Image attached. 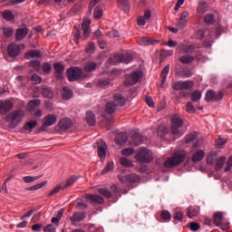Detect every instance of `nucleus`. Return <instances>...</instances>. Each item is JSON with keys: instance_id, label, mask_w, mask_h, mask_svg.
Instances as JSON below:
<instances>
[{"instance_id": "nucleus-1", "label": "nucleus", "mask_w": 232, "mask_h": 232, "mask_svg": "<svg viewBox=\"0 0 232 232\" xmlns=\"http://www.w3.org/2000/svg\"><path fill=\"white\" fill-rule=\"evenodd\" d=\"M126 104V99L122 94H116L114 96V101L108 102L105 107L106 113L111 115V113H115L121 106H124Z\"/></svg>"}, {"instance_id": "nucleus-2", "label": "nucleus", "mask_w": 232, "mask_h": 232, "mask_svg": "<svg viewBox=\"0 0 232 232\" xmlns=\"http://www.w3.org/2000/svg\"><path fill=\"white\" fill-rule=\"evenodd\" d=\"M193 87V83L191 82H176L172 84L173 90H176L177 92H179V95L176 97V101H180V97H188L189 92L186 90H191Z\"/></svg>"}, {"instance_id": "nucleus-3", "label": "nucleus", "mask_w": 232, "mask_h": 232, "mask_svg": "<svg viewBox=\"0 0 232 232\" xmlns=\"http://www.w3.org/2000/svg\"><path fill=\"white\" fill-rule=\"evenodd\" d=\"M183 160H186V151L179 150L164 162V168H177L182 164Z\"/></svg>"}, {"instance_id": "nucleus-4", "label": "nucleus", "mask_w": 232, "mask_h": 232, "mask_svg": "<svg viewBox=\"0 0 232 232\" xmlns=\"http://www.w3.org/2000/svg\"><path fill=\"white\" fill-rule=\"evenodd\" d=\"M66 73L70 82H75V81H81V79L88 77V74L79 67H71L67 70Z\"/></svg>"}, {"instance_id": "nucleus-5", "label": "nucleus", "mask_w": 232, "mask_h": 232, "mask_svg": "<svg viewBox=\"0 0 232 232\" xmlns=\"http://www.w3.org/2000/svg\"><path fill=\"white\" fill-rule=\"evenodd\" d=\"M24 117V111L22 110H16L7 115V122H10L11 128H15L23 121Z\"/></svg>"}, {"instance_id": "nucleus-6", "label": "nucleus", "mask_w": 232, "mask_h": 232, "mask_svg": "<svg viewBox=\"0 0 232 232\" xmlns=\"http://www.w3.org/2000/svg\"><path fill=\"white\" fill-rule=\"evenodd\" d=\"M135 159L138 162L142 164H150L153 160L151 151L146 148H141L140 152L136 154Z\"/></svg>"}, {"instance_id": "nucleus-7", "label": "nucleus", "mask_w": 232, "mask_h": 232, "mask_svg": "<svg viewBox=\"0 0 232 232\" xmlns=\"http://www.w3.org/2000/svg\"><path fill=\"white\" fill-rule=\"evenodd\" d=\"M141 79H142V72H133L132 73L126 75L124 85L133 86V84H137V82H139Z\"/></svg>"}, {"instance_id": "nucleus-8", "label": "nucleus", "mask_w": 232, "mask_h": 232, "mask_svg": "<svg viewBox=\"0 0 232 232\" xmlns=\"http://www.w3.org/2000/svg\"><path fill=\"white\" fill-rule=\"evenodd\" d=\"M180 128H182V119L175 114L171 118V133H173V135H179V133H180Z\"/></svg>"}, {"instance_id": "nucleus-9", "label": "nucleus", "mask_w": 232, "mask_h": 232, "mask_svg": "<svg viewBox=\"0 0 232 232\" xmlns=\"http://www.w3.org/2000/svg\"><path fill=\"white\" fill-rule=\"evenodd\" d=\"M21 48L24 49L25 45L24 44H22L21 45L16 44H10L7 46V53L9 55V57H17V55H19V53H21Z\"/></svg>"}, {"instance_id": "nucleus-10", "label": "nucleus", "mask_w": 232, "mask_h": 232, "mask_svg": "<svg viewBox=\"0 0 232 232\" xmlns=\"http://www.w3.org/2000/svg\"><path fill=\"white\" fill-rule=\"evenodd\" d=\"M119 180H121L123 184H135L140 180V176L135 173L129 174L127 176L119 175Z\"/></svg>"}, {"instance_id": "nucleus-11", "label": "nucleus", "mask_w": 232, "mask_h": 232, "mask_svg": "<svg viewBox=\"0 0 232 232\" xmlns=\"http://www.w3.org/2000/svg\"><path fill=\"white\" fill-rule=\"evenodd\" d=\"M13 108L14 102L12 101H0V115H6V113L12 111Z\"/></svg>"}, {"instance_id": "nucleus-12", "label": "nucleus", "mask_w": 232, "mask_h": 232, "mask_svg": "<svg viewBox=\"0 0 232 232\" xmlns=\"http://www.w3.org/2000/svg\"><path fill=\"white\" fill-rule=\"evenodd\" d=\"M206 101H222V99H224V92H216L213 90L208 91L206 93Z\"/></svg>"}, {"instance_id": "nucleus-13", "label": "nucleus", "mask_w": 232, "mask_h": 232, "mask_svg": "<svg viewBox=\"0 0 232 232\" xmlns=\"http://www.w3.org/2000/svg\"><path fill=\"white\" fill-rule=\"evenodd\" d=\"M96 144H98V157L101 159V160H104V159H106V142L100 140Z\"/></svg>"}, {"instance_id": "nucleus-14", "label": "nucleus", "mask_w": 232, "mask_h": 232, "mask_svg": "<svg viewBox=\"0 0 232 232\" xmlns=\"http://www.w3.org/2000/svg\"><path fill=\"white\" fill-rule=\"evenodd\" d=\"M144 140V137L139 132H134L130 140V146H140Z\"/></svg>"}, {"instance_id": "nucleus-15", "label": "nucleus", "mask_w": 232, "mask_h": 232, "mask_svg": "<svg viewBox=\"0 0 232 232\" xmlns=\"http://www.w3.org/2000/svg\"><path fill=\"white\" fill-rule=\"evenodd\" d=\"M26 35H28V28L26 27L18 28L16 29V32H15V41H23V39H24Z\"/></svg>"}, {"instance_id": "nucleus-16", "label": "nucleus", "mask_w": 232, "mask_h": 232, "mask_svg": "<svg viewBox=\"0 0 232 232\" xmlns=\"http://www.w3.org/2000/svg\"><path fill=\"white\" fill-rule=\"evenodd\" d=\"M72 120L65 118L59 121L58 126L63 131H66V130H70L72 126Z\"/></svg>"}, {"instance_id": "nucleus-17", "label": "nucleus", "mask_w": 232, "mask_h": 232, "mask_svg": "<svg viewBox=\"0 0 232 232\" xmlns=\"http://www.w3.org/2000/svg\"><path fill=\"white\" fill-rule=\"evenodd\" d=\"M44 124L43 126H53V124H55V122H57V116L55 114H48L47 116H45L44 118Z\"/></svg>"}, {"instance_id": "nucleus-18", "label": "nucleus", "mask_w": 232, "mask_h": 232, "mask_svg": "<svg viewBox=\"0 0 232 232\" xmlns=\"http://www.w3.org/2000/svg\"><path fill=\"white\" fill-rule=\"evenodd\" d=\"M138 43L140 46H150V45L157 44L159 41L144 36L141 39H140Z\"/></svg>"}, {"instance_id": "nucleus-19", "label": "nucleus", "mask_w": 232, "mask_h": 232, "mask_svg": "<svg viewBox=\"0 0 232 232\" xmlns=\"http://www.w3.org/2000/svg\"><path fill=\"white\" fill-rule=\"evenodd\" d=\"M150 19H151V11L147 10L145 11L144 15L138 18L139 26H145L146 21H149Z\"/></svg>"}, {"instance_id": "nucleus-20", "label": "nucleus", "mask_w": 232, "mask_h": 232, "mask_svg": "<svg viewBox=\"0 0 232 232\" xmlns=\"http://www.w3.org/2000/svg\"><path fill=\"white\" fill-rule=\"evenodd\" d=\"M208 8H209L208 2L204 0H199L197 7L198 14H206L208 12Z\"/></svg>"}, {"instance_id": "nucleus-21", "label": "nucleus", "mask_w": 232, "mask_h": 232, "mask_svg": "<svg viewBox=\"0 0 232 232\" xmlns=\"http://www.w3.org/2000/svg\"><path fill=\"white\" fill-rule=\"evenodd\" d=\"M85 121L88 126H95V123L97 122V121L95 120V113H93V111H88L86 112Z\"/></svg>"}, {"instance_id": "nucleus-22", "label": "nucleus", "mask_w": 232, "mask_h": 232, "mask_svg": "<svg viewBox=\"0 0 232 232\" xmlns=\"http://www.w3.org/2000/svg\"><path fill=\"white\" fill-rule=\"evenodd\" d=\"M86 218V213L84 212H76L70 218L71 222L73 224L75 222H82Z\"/></svg>"}, {"instance_id": "nucleus-23", "label": "nucleus", "mask_w": 232, "mask_h": 232, "mask_svg": "<svg viewBox=\"0 0 232 232\" xmlns=\"http://www.w3.org/2000/svg\"><path fill=\"white\" fill-rule=\"evenodd\" d=\"M204 157H206V153L204 152V150H198L193 154L192 162H194V164H197V162H200V160H202Z\"/></svg>"}, {"instance_id": "nucleus-24", "label": "nucleus", "mask_w": 232, "mask_h": 232, "mask_svg": "<svg viewBox=\"0 0 232 232\" xmlns=\"http://www.w3.org/2000/svg\"><path fill=\"white\" fill-rule=\"evenodd\" d=\"M128 142V136L124 132H121L117 134L115 138V143L119 146H122V144H126Z\"/></svg>"}, {"instance_id": "nucleus-25", "label": "nucleus", "mask_w": 232, "mask_h": 232, "mask_svg": "<svg viewBox=\"0 0 232 232\" xmlns=\"http://www.w3.org/2000/svg\"><path fill=\"white\" fill-rule=\"evenodd\" d=\"M87 198L92 200V202H94V204H104V198L97 194L88 195Z\"/></svg>"}, {"instance_id": "nucleus-26", "label": "nucleus", "mask_w": 232, "mask_h": 232, "mask_svg": "<svg viewBox=\"0 0 232 232\" xmlns=\"http://www.w3.org/2000/svg\"><path fill=\"white\" fill-rule=\"evenodd\" d=\"M25 59H41V51L39 50H30L24 55Z\"/></svg>"}, {"instance_id": "nucleus-27", "label": "nucleus", "mask_w": 232, "mask_h": 232, "mask_svg": "<svg viewBox=\"0 0 232 232\" xmlns=\"http://www.w3.org/2000/svg\"><path fill=\"white\" fill-rule=\"evenodd\" d=\"M62 97L65 101H70V99L73 97V92L71 90L70 87H63L62 91Z\"/></svg>"}, {"instance_id": "nucleus-28", "label": "nucleus", "mask_w": 232, "mask_h": 232, "mask_svg": "<svg viewBox=\"0 0 232 232\" xmlns=\"http://www.w3.org/2000/svg\"><path fill=\"white\" fill-rule=\"evenodd\" d=\"M77 180H79V176L77 175H72L71 176L66 183L63 186V189H66V188H72L73 186V184H75V182H77Z\"/></svg>"}, {"instance_id": "nucleus-29", "label": "nucleus", "mask_w": 232, "mask_h": 232, "mask_svg": "<svg viewBox=\"0 0 232 232\" xmlns=\"http://www.w3.org/2000/svg\"><path fill=\"white\" fill-rule=\"evenodd\" d=\"M82 28L83 30L84 40L86 41L90 37V21L85 20L82 24Z\"/></svg>"}, {"instance_id": "nucleus-30", "label": "nucleus", "mask_w": 232, "mask_h": 232, "mask_svg": "<svg viewBox=\"0 0 232 232\" xmlns=\"http://www.w3.org/2000/svg\"><path fill=\"white\" fill-rule=\"evenodd\" d=\"M200 213V208L198 207H188V218H193V217H197Z\"/></svg>"}, {"instance_id": "nucleus-31", "label": "nucleus", "mask_w": 232, "mask_h": 232, "mask_svg": "<svg viewBox=\"0 0 232 232\" xmlns=\"http://www.w3.org/2000/svg\"><path fill=\"white\" fill-rule=\"evenodd\" d=\"M222 220H224V214L222 212H217L214 215V224L218 227L222 226Z\"/></svg>"}, {"instance_id": "nucleus-32", "label": "nucleus", "mask_w": 232, "mask_h": 232, "mask_svg": "<svg viewBox=\"0 0 232 232\" xmlns=\"http://www.w3.org/2000/svg\"><path fill=\"white\" fill-rule=\"evenodd\" d=\"M118 3L120 5V8H121L125 14L130 12V0H118Z\"/></svg>"}, {"instance_id": "nucleus-33", "label": "nucleus", "mask_w": 232, "mask_h": 232, "mask_svg": "<svg viewBox=\"0 0 232 232\" xmlns=\"http://www.w3.org/2000/svg\"><path fill=\"white\" fill-rule=\"evenodd\" d=\"M98 193L102 195V197H104V198H111L113 197V194H111V191L104 188H100L98 189Z\"/></svg>"}, {"instance_id": "nucleus-34", "label": "nucleus", "mask_w": 232, "mask_h": 232, "mask_svg": "<svg viewBox=\"0 0 232 232\" xmlns=\"http://www.w3.org/2000/svg\"><path fill=\"white\" fill-rule=\"evenodd\" d=\"M169 73V64L166 65L163 70L161 71V86L164 84L168 79V74Z\"/></svg>"}, {"instance_id": "nucleus-35", "label": "nucleus", "mask_w": 232, "mask_h": 232, "mask_svg": "<svg viewBox=\"0 0 232 232\" xmlns=\"http://www.w3.org/2000/svg\"><path fill=\"white\" fill-rule=\"evenodd\" d=\"M46 184H48V181L44 180L32 187H28L26 189L27 191H37V189H41L42 188H44Z\"/></svg>"}, {"instance_id": "nucleus-36", "label": "nucleus", "mask_w": 232, "mask_h": 232, "mask_svg": "<svg viewBox=\"0 0 232 232\" xmlns=\"http://www.w3.org/2000/svg\"><path fill=\"white\" fill-rule=\"evenodd\" d=\"M96 68H97V63L95 62H89L84 65L83 70L84 72H94Z\"/></svg>"}, {"instance_id": "nucleus-37", "label": "nucleus", "mask_w": 232, "mask_h": 232, "mask_svg": "<svg viewBox=\"0 0 232 232\" xmlns=\"http://www.w3.org/2000/svg\"><path fill=\"white\" fill-rule=\"evenodd\" d=\"M193 61H195V57L189 54L183 55L179 58V62L182 63V64H189V63H193Z\"/></svg>"}, {"instance_id": "nucleus-38", "label": "nucleus", "mask_w": 232, "mask_h": 232, "mask_svg": "<svg viewBox=\"0 0 232 232\" xmlns=\"http://www.w3.org/2000/svg\"><path fill=\"white\" fill-rule=\"evenodd\" d=\"M109 61L111 64H119L122 63V54H114L109 58Z\"/></svg>"}, {"instance_id": "nucleus-39", "label": "nucleus", "mask_w": 232, "mask_h": 232, "mask_svg": "<svg viewBox=\"0 0 232 232\" xmlns=\"http://www.w3.org/2000/svg\"><path fill=\"white\" fill-rule=\"evenodd\" d=\"M41 104V100H32L28 102L27 108L30 111H34L37 106Z\"/></svg>"}, {"instance_id": "nucleus-40", "label": "nucleus", "mask_w": 232, "mask_h": 232, "mask_svg": "<svg viewBox=\"0 0 232 232\" xmlns=\"http://www.w3.org/2000/svg\"><path fill=\"white\" fill-rule=\"evenodd\" d=\"M224 164H226V157H220L216 162V171H220V169H222V168L224 167Z\"/></svg>"}, {"instance_id": "nucleus-41", "label": "nucleus", "mask_w": 232, "mask_h": 232, "mask_svg": "<svg viewBox=\"0 0 232 232\" xmlns=\"http://www.w3.org/2000/svg\"><path fill=\"white\" fill-rule=\"evenodd\" d=\"M64 213V209H60L56 215V217L52 218L51 221L53 224H59L61 222V218H63V215Z\"/></svg>"}, {"instance_id": "nucleus-42", "label": "nucleus", "mask_w": 232, "mask_h": 232, "mask_svg": "<svg viewBox=\"0 0 232 232\" xmlns=\"http://www.w3.org/2000/svg\"><path fill=\"white\" fill-rule=\"evenodd\" d=\"M120 164L121 166H124V168H132L133 167V162L131 161V160H128L126 158H121Z\"/></svg>"}, {"instance_id": "nucleus-43", "label": "nucleus", "mask_w": 232, "mask_h": 232, "mask_svg": "<svg viewBox=\"0 0 232 232\" xmlns=\"http://www.w3.org/2000/svg\"><path fill=\"white\" fill-rule=\"evenodd\" d=\"M2 32H3L4 35L5 37H7L8 39H10V37H12V35H14V28H12V27H3Z\"/></svg>"}, {"instance_id": "nucleus-44", "label": "nucleus", "mask_w": 232, "mask_h": 232, "mask_svg": "<svg viewBox=\"0 0 232 232\" xmlns=\"http://www.w3.org/2000/svg\"><path fill=\"white\" fill-rule=\"evenodd\" d=\"M35 126H37V121H28L24 124V129L26 130V131H32V130H34V128H35Z\"/></svg>"}, {"instance_id": "nucleus-45", "label": "nucleus", "mask_w": 232, "mask_h": 232, "mask_svg": "<svg viewBox=\"0 0 232 232\" xmlns=\"http://www.w3.org/2000/svg\"><path fill=\"white\" fill-rule=\"evenodd\" d=\"M7 3L9 6H14L15 5H21V3H24V0H0V4Z\"/></svg>"}, {"instance_id": "nucleus-46", "label": "nucleus", "mask_w": 232, "mask_h": 232, "mask_svg": "<svg viewBox=\"0 0 232 232\" xmlns=\"http://www.w3.org/2000/svg\"><path fill=\"white\" fill-rule=\"evenodd\" d=\"M206 35H210L209 30L206 29V30H198L196 33V37L198 39H204V37H206Z\"/></svg>"}, {"instance_id": "nucleus-47", "label": "nucleus", "mask_w": 232, "mask_h": 232, "mask_svg": "<svg viewBox=\"0 0 232 232\" xmlns=\"http://www.w3.org/2000/svg\"><path fill=\"white\" fill-rule=\"evenodd\" d=\"M43 176H25L23 178L24 182H26V184H30V182H35V180H39Z\"/></svg>"}, {"instance_id": "nucleus-48", "label": "nucleus", "mask_w": 232, "mask_h": 232, "mask_svg": "<svg viewBox=\"0 0 232 232\" xmlns=\"http://www.w3.org/2000/svg\"><path fill=\"white\" fill-rule=\"evenodd\" d=\"M4 19H5V21H12L14 20V13H12V11L10 10H5L3 12L2 14Z\"/></svg>"}, {"instance_id": "nucleus-49", "label": "nucleus", "mask_w": 232, "mask_h": 232, "mask_svg": "<svg viewBox=\"0 0 232 232\" xmlns=\"http://www.w3.org/2000/svg\"><path fill=\"white\" fill-rule=\"evenodd\" d=\"M180 50L183 53H193L195 52V45H184Z\"/></svg>"}, {"instance_id": "nucleus-50", "label": "nucleus", "mask_w": 232, "mask_h": 232, "mask_svg": "<svg viewBox=\"0 0 232 232\" xmlns=\"http://www.w3.org/2000/svg\"><path fill=\"white\" fill-rule=\"evenodd\" d=\"M29 66L34 68V70H36V72H39V70H41V62H39V60L31 61Z\"/></svg>"}, {"instance_id": "nucleus-51", "label": "nucleus", "mask_w": 232, "mask_h": 232, "mask_svg": "<svg viewBox=\"0 0 232 232\" xmlns=\"http://www.w3.org/2000/svg\"><path fill=\"white\" fill-rule=\"evenodd\" d=\"M42 93L44 97H46L47 99H52L53 97V92H52V90L49 88H43Z\"/></svg>"}, {"instance_id": "nucleus-52", "label": "nucleus", "mask_w": 232, "mask_h": 232, "mask_svg": "<svg viewBox=\"0 0 232 232\" xmlns=\"http://www.w3.org/2000/svg\"><path fill=\"white\" fill-rule=\"evenodd\" d=\"M202 98V93L199 91H194L191 94V101L193 102H197V101H200Z\"/></svg>"}, {"instance_id": "nucleus-53", "label": "nucleus", "mask_w": 232, "mask_h": 232, "mask_svg": "<svg viewBox=\"0 0 232 232\" xmlns=\"http://www.w3.org/2000/svg\"><path fill=\"white\" fill-rule=\"evenodd\" d=\"M55 73H63L64 72V65L61 63H56L53 64Z\"/></svg>"}, {"instance_id": "nucleus-54", "label": "nucleus", "mask_w": 232, "mask_h": 232, "mask_svg": "<svg viewBox=\"0 0 232 232\" xmlns=\"http://www.w3.org/2000/svg\"><path fill=\"white\" fill-rule=\"evenodd\" d=\"M204 21L206 24H213V23H215V15L213 14H208L205 16Z\"/></svg>"}, {"instance_id": "nucleus-55", "label": "nucleus", "mask_w": 232, "mask_h": 232, "mask_svg": "<svg viewBox=\"0 0 232 232\" xmlns=\"http://www.w3.org/2000/svg\"><path fill=\"white\" fill-rule=\"evenodd\" d=\"M93 14L95 19H101V17H102V8L101 6H96Z\"/></svg>"}, {"instance_id": "nucleus-56", "label": "nucleus", "mask_w": 232, "mask_h": 232, "mask_svg": "<svg viewBox=\"0 0 232 232\" xmlns=\"http://www.w3.org/2000/svg\"><path fill=\"white\" fill-rule=\"evenodd\" d=\"M160 218L163 220H171V213L168 210H162L160 213Z\"/></svg>"}, {"instance_id": "nucleus-57", "label": "nucleus", "mask_w": 232, "mask_h": 232, "mask_svg": "<svg viewBox=\"0 0 232 232\" xmlns=\"http://www.w3.org/2000/svg\"><path fill=\"white\" fill-rule=\"evenodd\" d=\"M42 70L44 72V73H50V72H52V65L49 63H44L42 65Z\"/></svg>"}, {"instance_id": "nucleus-58", "label": "nucleus", "mask_w": 232, "mask_h": 232, "mask_svg": "<svg viewBox=\"0 0 232 232\" xmlns=\"http://www.w3.org/2000/svg\"><path fill=\"white\" fill-rule=\"evenodd\" d=\"M111 169H113V162H109L102 170V175H106V173H109V171H111Z\"/></svg>"}, {"instance_id": "nucleus-59", "label": "nucleus", "mask_w": 232, "mask_h": 232, "mask_svg": "<svg viewBox=\"0 0 232 232\" xmlns=\"http://www.w3.org/2000/svg\"><path fill=\"white\" fill-rule=\"evenodd\" d=\"M160 57H163V59H166V57H169L173 55V51L172 50H161L160 53Z\"/></svg>"}, {"instance_id": "nucleus-60", "label": "nucleus", "mask_w": 232, "mask_h": 232, "mask_svg": "<svg viewBox=\"0 0 232 232\" xmlns=\"http://www.w3.org/2000/svg\"><path fill=\"white\" fill-rule=\"evenodd\" d=\"M131 61H133V56H131V54H122V63L130 64Z\"/></svg>"}, {"instance_id": "nucleus-61", "label": "nucleus", "mask_w": 232, "mask_h": 232, "mask_svg": "<svg viewBox=\"0 0 232 232\" xmlns=\"http://www.w3.org/2000/svg\"><path fill=\"white\" fill-rule=\"evenodd\" d=\"M167 131H168V129L164 125H160L158 127V135H160V137H164Z\"/></svg>"}, {"instance_id": "nucleus-62", "label": "nucleus", "mask_w": 232, "mask_h": 232, "mask_svg": "<svg viewBox=\"0 0 232 232\" xmlns=\"http://www.w3.org/2000/svg\"><path fill=\"white\" fill-rule=\"evenodd\" d=\"M99 86H101V88H108L110 86V80H100Z\"/></svg>"}, {"instance_id": "nucleus-63", "label": "nucleus", "mask_w": 232, "mask_h": 232, "mask_svg": "<svg viewBox=\"0 0 232 232\" xmlns=\"http://www.w3.org/2000/svg\"><path fill=\"white\" fill-rule=\"evenodd\" d=\"M189 228L191 231H198V229H200V224L197 222H190Z\"/></svg>"}, {"instance_id": "nucleus-64", "label": "nucleus", "mask_w": 232, "mask_h": 232, "mask_svg": "<svg viewBox=\"0 0 232 232\" xmlns=\"http://www.w3.org/2000/svg\"><path fill=\"white\" fill-rule=\"evenodd\" d=\"M31 81H32L33 84H40V82H41V76H39L37 74H34L31 77Z\"/></svg>"}]
</instances>
